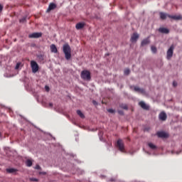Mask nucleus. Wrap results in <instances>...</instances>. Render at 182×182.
<instances>
[{
	"label": "nucleus",
	"mask_w": 182,
	"mask_h": 182,
	"mask_svg": "<svg viewBox=\"0 0 182 182\" xmlns=\"http://www.w3.org/2000/svg\"><path fill=\"white\" fill-rule=\"evenodd\" d=\"M63 52L65 54V58L67 60H69L72 58V49L68 43H65L63 46Z\"/></svg>",
	"instance_id": "f257e3e1"
},
{
	"label": "nucleus",
	"mask_w": 182,
	"mask_h": 182,
	"mask_svg": "<svg viewBox=\"0 0 182 182\" xmlns=\"http://www.w3.org/2000/svg\"><path fill=\"white\" fill-rule=\"evenodd\" d=\"M81 79L82 80H87L88 82L90 81L92 79V76L90 75V71L87 70H84L81 72Z\"/></svg>",
	"instance_id": "f03ea898"
},
{
	"label": "nucleus",
	"mask_w": 182,
	"mask_h": 182,
	"mask_svg": "<svg viewBox=\"0 0 182 182\" xmlns=\"http://www.w3.org/2000/svg\"><path fill=\"white\" fill-rule=\"evenodd\" d=\"M116 147L119 151H121V153H126V148L124 147V142H123V140L118 139Z\"/></svg>",
	"instance_id": "7ed1b4c3"
},
{
	"label": "nucleus",
	"mask_w": 182,
	"mask_h": 182,
	"mask_svg": "<svg viewBox=\"0 0 182 182\" xmlns=\"http://www.w3.org/2000/svg\"><path fill=\"white\" fill-rule=\"evenodd\" d=\"M31 68L32 69L33 73H36L38 70H39V65H38V63L35 60L31 61Z\"/></svg>",
	"instance_id": "20e7f679"
},
{
	"label": "nucleus",
	"mask_w": 182,
	"mask_h": 182,
	"mask_svg": "<svg viewBox=\"0 0 182 182\" xmlns=\"http://www.w3.org/2000/svg\"><path fill=\"white\" fill-rule=\"evenodd\" d=\"M174 53V46L172 45L171 47L168 48L166 53V59L168 60H170L171 58H173V53Z\"/></svg>",
	"instance_id": "39448f33"
},
{
	"label": "nucleus",
	"mask_w": 182,
	"mask_h": 182,
	"mask_svg": "<svg viewBox=\"0 0 182 182\" xmlns=\"http://www.w3.org/2000/svg\"><path fill=\"white\" fill-rule=\"evenodd\" d=\"M42 36V33H33L28 35V38L30 39H36L38 38H41Z\"/></svg>",
	"instance_id": "423d86ee"
},
{
	"label": "nucleus",
	"mask_w": 182,
	"mask_h": 182,
	"mask_svg": "<svg viewBox=\"0 0 182 182\" xmlns=\"http://www.w3.org/2000/svg\"><path fill=\"white\" fill-rule=\"evenodd\" d=\"M156 136H158V137H160L161 139H167V137H168V134L164 132H158L156 133Z\"/></svg>",
	"instance_id": "0eeeda50"
},
{
	"label": "nucleus",
	"mask_w": 182,
	"mask_h": 182,
	"mask_svg": "<svg viewBox=\"0 0 182 182\" xmlns=\"http://www.w3.org/2000/svg\"><path fill=\"white\" fill-rule=\"evenodd\" d=\"M159 120L162 122H166L167 120V114L164 112H161L159 115Z\"/></svg>",
	"instance_id": "6e6552de"
},
{
	"label": "nucleus",
	"mask_w": 182,
	"mask_h": 182,
	"mask_svg": "<svg viewBox=\"0 0 182 182\" xmlns=\"http://www.w3.org/2000/svg\"><path fill=\"white\" fill-rule=\"evenodd\" d=\"M137 39H139V34H137L136 33H134L131 36L130 41L132 43H134V42H137Z\"/></svg>",
	"instance_id": "1a4fd4ad"
},
{
	"label": "nucleus",
	"mask_w": 182,
	"mask_h": 182,
	"mask_svg": "<svg viewBox=\"0 0 182 182\" xmlns=\"http://www.w3.org/2000/svg\"><path fill=\"white\" fill-rule=\"evenodd\" d=\"M139 105L141 108L144 109V110H149V107L143 101L139 102Z\"/></svg>",
	"instance_id": "9d476101"
},
{
	"label": "nucleus",
	"mask_w": 182,
	"mask_h": 182,
	"mask_svg": "<svg viewBox=\"0 0 182 182\" xmlns=\"http://www.w3.org/2000/svg\"><path fill=\"white\" fill-rule=\"evenodd\" d=\"M53 9H56V5L55 3H50L47 9V12H50V11H53Z\"/></svg>",
	"instance_id": "9b49d317"
},
{
	"label": "nucleus",
	"mask_w": 182,
	"mask_h": 182,
	"mask_svg": "<svg viewBox=\"0 0 182 182\" xmlns=\"http://www.w3.org/2000/svg\"><path fill=\"white\" fill-rule=\"evenodd\" d=\"M50 49L52 53H58V48H56V46L55 44H51L50 46Z\"/></svg>",
	"instance_id": "f8f14e48"
},
{
	"label": "nucleus",
	"mask_w": 182,
	"mask_h": 182,
	"mask_svg": "<svg viewBox=\"0 0 182 182\" xmlns=\"http://www.w3.org/2000/svg\"><path fill=\"white\" fill-rule=\"evenodd\" d=\"M85 25L86 24L85 23H78L76 24L75 28L77 31H80V29H83Z\"/></svg>",
	"instance_id": "ddd939ff"
},
{
	"label": "nucleus",
	"mask_w": 182,
	"mask_h": 182,
	"mask_svg": "<svg viewBox=\"0 0 182 182\" xmlns=\"http://www.w3.org/2000/svg\"><path fill=\"white\" fill-rule=\"evenodd\" d=\"M159 15L161 19H162L163 21H164V19H167V17L168 18V16H170L169 14L163 12L159 13Z\"/></svg>",
	"instance_id": "4468645a"
},
{
	"label": "nucleus",
	"mask_w": 182,
	"mask_h": 182,
	"mask_svg": "<svg viewBox=\"0 0 182 182\" xmlns=\"http://www.w3.org/2000/svg\"><path fill=\"white\" fill-rule=\"evenodd\" d=\"M168 18H170L171 19H174L175 21H180L182 19L181 16H168Z\"/></svg>",
	"instance_id": "2eb2a0df"
},
{
	"label": "nucleus",
	"mask_w": 182,
	"mask_h": 182,
	"mask_svg": "<svg viewBox=\"0 0 182 182\" xmlns=\"http://www.w3.org/2000/svg\"><path fill=\"white\" fill-rule=\"evenodd\" d=\"M150 43V40L149 38L144 39L141 43V46H146V45H149Z\"/></svg>",
	"instance_id": "dca6fc26"
},
{
	"label": "nucleus",
	"mask_w": 182,
	"mask_h": 182,
	"mask_svg": "<svg viewBox=\"0 0 182 182\" xmlns=\"http://www.w3.org/2000/svg\"><path fill=\"white\" fill-rule=\"evenodd\" d=\"M159 32H161V33H169L170 31L168 30V28H160L159 29Z\"/></svg>",
	"instance_id": "f3484780"
},
{
	"label": "nucleus",
	"mask_w": 182,
	"mask_h": 182,
	"mask_svg": "<svg viewBox=\"0 0 182 182\" xmlns=\"http://www.w3.org/2000/svg\"><path fill=\"white\" fill-rule=\"evenodd\" d=\"M134 89L135 92H139V93H146V91L144 90V89H141L139 87H134Z\"/></svg>",
	"instance_id": "a211bd4d"
},
{
	"label": "nucleus",
	"mask_w": 182,
	"mask_h": 182,
	"mask_svg": "<svg viewBox=\"0 0 182 182\" xmlns=\"http://www.w3.org/2000/svg\"><path fill=\"white\" fill-rule=\"evenodd\" d=\"M6 171L7 173H9L10 174H12V173H16L18 171L16 169L11 168H7L6 169Z\"/></svg>",
	"instance_id": "6ab92c4d"
},
{
	"label": "nucleus",
	"mask_w": 182,
	"mask_h": 182,
	"mask_svg": "<svg viewBox=\"0 0 182 182\" xmlns=\"http://www.w3.org/2000/svg\"><path fill=\"white\" fill-rule=\"evenodd\" d=\"M148 146L150 149H151V150H156L157 149V146L156 145H154V144L150 142L148 144Z\"/></svg>",
	"instance_id": "aec40b11"
},
{
	"label": "nucleus",
	"mask_w": 182,
	"mask_h": 182,
	"mask_svg": "<svg viewBox=\"0 0 182 182\" xmlns=\"http://www.w3.org/2000/svg\"><path fill=\"white\" fill-rule=\"evenodd\" d=\"M77 114H78V116H80V117H81V119H85V114H83L82 113V111L80 110H77Z\"/></svg>",
	"instance_id": "412c9836"
},
{
	"label": "nucleus",
	"mask_w": 182,
	"mask_h": 182,
	"mask_svg": "<svg viewBox=\"0 0 182 182\" xmlns=\"http://www.w3.org/2000/svg\"><path fill=\"white\" fill-rule=\"evenodd\" d=\"M124 75H125L126 76H129V75H130V69L126 68L124 70Z\"/></svg>",
	"instance_id": "4be33fe9"
},
{
	"label": "nucleus",
	"mask_w": 182,
	"mask_h": 182,
	"mask_svg": "<svg viewBox=\"0 0 182 182\" xmlns=\"http://www.w3.org/2000/svg\"><path fill=\"white\" fill-rule=\"evenodd\" d=\"M119 107H121V109H124V110H127V109H129V107H127V105L126 104H121L119 105Z\"/></svg>",
	"instance_id": "5701e85b"
},
{
	"label": "nucleus",
	"mask_w": 182,
	"mask_h": 182,
	"mask_svg": "<svg viewBox=\"0 0 182 182\" xmlns=\"http://www.w3.org/2000/svg\"><path fill=\"white\" fill-rule=\"evenodd\" d=\"M151 50L153 53H157V48H156L154 46L151 47Z\"/></svg>",
	"instance_id": "b1692460"
},
{
	"label": "nucleus",
	"mask_w": 182,
	"mask_h": 182,
	"mask_svg": "<svg viewBox=\"0 0 182 182\" xmlns=\"http://www.w3.org/2000/svg\"><path fill=\"white\" fill-rule=\"evenodd\" d=\"M26 166L27 167H31L32 166V161H31L30 159H28L26 162Z\"/></svg>",
	"instance_id": "393cba45"
},
{
	"label": "nucleus",
	"mask_w": 182,
	"mask_h": 182,
	"mask_svg": "<svg viewBox=\"0 0 182 182\" xmlns=\"http://www.w3.org/2000/svg\"><path fill=\"white\" fill-rule=\"evenodd\" d=\"M21 67V63H17L15 69L18 70Z\"/></svg>",
	"instance_id": "a878e982"
},
{
	"label": "nucleus",
	"mask_w": 182,
	"mask_h": 182,
	"mask_svg": "<svg viewBox=\"0 0 182 182\" xmlns=\"http://www.w3.org/2000/svg\"><path fill=\"white\" fill-rule=\"evenodd\" d=\"M26 17H23L21 19H20V22H26Z\"/></svg>",
	"instance_id": "bb28decb"
},
{
	"label": "nucleus",
	"mask_w": 182,
	"mask_h": 182,
	"mask_svg": "<svg viewBox=\"0 0 182 182\" xmlns=\"http://www.w3.org/2000/svg\"><path fill=\"white\" fill-rule=\"evenodd\" d=\"M45 89H46V92H49V90H50V89L49 88V86H48V85L45 86Z\"/></svg>",
	"instance_id": "cd10ccee"
},
{
	"label": "nucleus",
	"mask_w": 182,
	"mask_h": 182,
	"mask_svg": "<svg viewBox=\"0 0 182 182\" xmlns=\"http://www.w3.org/2000/svg\"><path fill=\"white\" fill-rule=\"evenodd\" d=\"M108 112H109V113H114V109H109Z\"/></svg>",
	"instance_id": "c85d7f7f"
},
{
	"label": "nucleus",
	"mask_w": 182,
	"mask_h": 182,
	"mask_svg": "<svg viewBox=\"0 0 182 182\" xmlns=\"http://www.w3.org/2000/svg\"><path fill=\"white\" fill-rule=\"evenodd\" d=\"M35 168H36V170H41V166L36 165Z\"/></svg>",
	"instance_id": "c756f323"
},
{
	"label": "nucleus",
	"mask_w": 182,
	"mask_h": 182,
	"mask_svg": "<svg viewBox=\"0 0 182 182\" xmlns=\"http://www.w3.org/2000/svg\"><path fill=\"white\" fill-rule=\"evenodd\" d=\"M118 113H119V114H121V116H123V114H124V112L122 110H119Z\"/></svg>",
	"instance_id": "7c9ffc66"
},
{
	"label": "nucleus",
	"mask_w": 182,
	"mask_h": 182,
	"mask_svg": "<svg viewBox=\"0 0 182 182\" xmlns=\"http://www.w3.org/2000/svg\"><path fill=\"white\" fill-rule=\"evenodd\" d=\"M173 87H176V86H177V82L173 81Z\"/></svg>",
	"instance_id": "2f4dec72"
},
{
	"label": "nucleus",
	"mask_w": 182,
	"mask_h": 182,
	"mask_svg": "<svg viewBox=\"0 0 182 182\" xmlns=\"http://www.w3.org/2000/svg\"><path fill=\"white\" fill-rule=\"evenodd\" d=\"M4 9V6L0 4V12H2V10Z\"/></svg>",
	"instance_id": "473e14b6"
},
{
	"label": "nucleus",
	"mask_w": 182,
	"mask_h": 182,
	"mask_svg": "<svg viewBox=\"0 0 182 182\" xmlns=\"http://www.w3.org/2000/svg\"><path fill=\"white\" fill-rule=\"evenodd\" d=\"M100 178H106V176H104V175H100Z\"/></svg>",
	"instance_id": "72a5a7b5"
},
{
	"label": "nucleus",
	"mask_w": 182,
	"mask_h": 182,
	"mask_svg": "<svg viewBox=\"0 0 182 182\" xmlns=\"http://www.w3.org/2000/svg\"><path fill=\"white\" fill-rule=\"evenodd\" d=\"M49 107H53V104L52 102H50V103H49Z\"/></svg>",
	"instance_id": "f704fd0d"
},
{
	"label": "nucleus",
	"mask_w": 182,
	"mask_h": 182,
	"mask_svg": "<svg viewBox=\"0 0 182 182\" xmlns=\"http://www.w3.org/2000/svg\"><path fill=\"white\" fill-rule=\"evenodd\" d=\"M31 181H38V179H36V178H31Z\"/></svg>",
	"instance_id": "c9c22d12"
},
{
	"label": "nucleus",
	"mask_w": 182,
	"mask_h": 182,
	"mask_svg": "<svg viewBox=\"0 0 182 182\" xmlns=\"http://www.w3.org/2000/svg\"><path fill=\"white\" fill-rule=\"evenodd\" d=\"M2 137V134L0 132V139Z\"/></svg>",
	"instance_id": "e433bc0d"
},
{
	"label": "nucleus",
	"mask_w": 182,
	"mask_h": 182,
	"mask_svg": "<svg viewBox=\"0 0 182 182\" xmlns=\"http://www.w3.org/2000/svg\"><path fill=\"white\" fill-rule=\"evenodd\" d=\"M93 104H94V105H96V101H93Z\"/></svg>",
	"instance_id": "4c0bfd02"
},
{
	"label": "nucleus",
	"mask_w": 182,
	"mask_h": 182,
	"mask_svg": "<svg viewBox=\"0 0 182 182\" xmlns=\"http://www.w3.org/2000/svg\"><path fill=\"white\" fill-rule=\"evenodd\" d=\"M110 181H114L113 178L110 179Z\"/></svg>",
	"instance_id": "58836bf2"
}]
</instances>
